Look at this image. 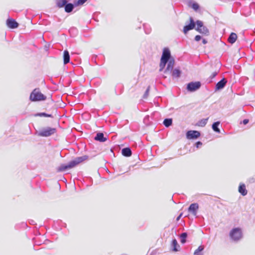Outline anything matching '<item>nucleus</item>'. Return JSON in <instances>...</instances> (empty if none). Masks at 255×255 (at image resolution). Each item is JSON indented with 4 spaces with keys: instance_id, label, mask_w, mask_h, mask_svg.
Returning a JSON list of instances; mask_svg holds the SVG:
<instances>
[{
    "instance_id": "c85d7f7f",
    "label": "nucleus",
    "mask_w": 255,
    "mask_h": 255,
    "mask_svg": "<svg viewBox=\"0 0 255 255\" xmlns=\"http://www.w3.org/2000/svg\"><path fill=\"white\" fill-rule=\"evenodd\" d=\"M191 7L195 11H197L199 9V5L196 2H193L191 5Z\"/></svg>"
},
{
    "instance_id": "2f4dec72",
    "label": "nucleus",
    "mask_w": 255,
    "mask_h": 255,
    "mask_svg": "<svg viewBox=\"0 0 255 255\" xmlns=\"http://www.w3.org/2000/svg\"><path fill=\"white\" fill-rule=\"evenodd\" d=\"M204 247L203 246H200L197 250L195 251V254H197V253H202V252L204 250Z\"/></svg>"
},
{
    "instance_id": "6e6552de",
    "label": "nucleus",
    "mask_w": 255,
    "mask_h": 255,
    "mask_svg": "<svg viewBox=\"0 0 255 255\" xmlns=\"http://www.w3.org/2000/svg\"><path fill=\"white\" fill-rule=\"evenodd\" d=\"M186 135L187 138L193 139L198 138L201 134L200 132L197 130H189L186 132Z\"/></svg>"
},
{
    "instance_id": "473e14b6",
    "label": "nucleus",
    "mask_w": 255,
    "mask_h": 255,
    "mask_svg": "<svg viewBox=\"0 0 255 255\" xmlns=\"http://www.w3.org/2000/svg\"><path fill=\"white\" fill-rule=\"evenodd\" d=\"M217 73H218L217 72H214L213 73H212V74L211 75V76L209 77V78L210 79V80L209 81V82H212V80L216 76V75H217Z\"/></svg>"
},
{
    "instance_id": "ea45409f",
    "label": "nucleus",
    "mask_w": 255,
    "mask_h": 255,
    "mask_svg": "<svg viewBox=\"0 0 255 255\" xmlns=\"http://www.w3.org/2000/svg\"><path fill=\"white\" fill-rule=\"evenodd\" d=\"M145 32L146 34H148L150 33V30H147L145 29Z\"/></svg>"
},
{
    "instance_id": "9b49d317",
    "label": "nucleus",
    "mask_w": 255,
    "mask_h": 255,
    "mask_svg": "<svg viewBox=\"0 0 255 255\" xmlns=\"http://www.w3.org/2000/svg\"><path fill=\"white\" fill-rule=\"evenodd\" d=\"M7 26L12 29L17 28L18 26V23L13 18H8L6 20Z\"/></svg>"
},
{
    "instance_id": "0eeeda50",
    "label": "nucleus",
    "mask_w": 255,
    "mask_h": 255,
    "mask_svg": "<svg viewBox=\"0 0 255 255\" xmlns=\"http://www.w3.org/2000/svg\"><path fill=\"white\" fill-rule=\"evenodd\" d=\"M201 83L199 81L191 82L187 85L186 89L188 92H194L200 88Z\"/></svg>"
},
{
    "instance_id": "e433bc0d",
    "label": "nucleus",
    "mask_w": 255,
    "mask_h": 255,
    "mask_svg": "<svg viewBox=\"0 0 255 255\" xmlns=\"http://www.w3.org/2000/svg\"><path fill=\"white\" fill-rule=\"evenodd\" d=\"M182 215H183V213H180V215H179L177 217V218H176V221H178L180 220V218H181V217H182Z\"/></svg>"
},
{
    "instance_id": "4c0bfd02",
    "label": "nucleus",
    "mask_w": 255,
    "mask_h": 255,
    "mask_svg": "<svg viewBox=\"0 0 255 255\" xmlns=\"http://www.w3.org/2000/svg\"><path fill=\"white\" fill-rule=\"evenodd\" d=\"M202 43H203V44H206L207 43V40H206V39H202Z\"/></svg>"
},
{
    "instance_id": "2eb2a0df",
    "label": "nucleus",
    "mask_w": 255,
    "mask_h": 255,
    "mask_svg": "<svg viewBox=\"0 0 255 255\" xmlns=\"http://www.w3.org/2000/svg\"><path fill=\"white\" fill-rule=\"evenodd\" d=\"M122 153L125 157H129L131 155L132 152L129 147H125L122 149Z\"/></svg>"
},
{
    "instance_id": "c9c22d12",
    "label": "nucleus",
    "mask_w": 255,
    "mask_h": 255,
    "mask_svg": "<svg viewBox=\"0 0 255 255\" xmlns=\"http://www.w3.org/2000/svg\"><path fill=\"white\" fill-rule=\"evenodd\" d=\"M249 120L248 119H244L243 122H242V123L244 124V125H246L248 123H249Z\"/></svg>"
},
{
    "instance_id": "79ce46f5",
    "label": "nucleus",
    "mask_w": 255,
    "mask_h": 255,
    "mask_svg": "<svg viewBox=\"0 0 255 255\" xmlns=\"http://www.w3.org/2000/svg\"><path fill=\"white\" fill-rule=\"evenodd\" d=\"M144 28H145V25L143 24Z\"/></svg>"
},
{
    "instance_id": "6ab92c4d",
    "label": "nucleus",
    "mask_w": 255,
    "mask_h": 255,
    "mask_svg": "<svg viewBox=\"0 0 255 255\" xmlns=\"http://www.w3.org/2000/svg\"><path fill=\"white\" fill-rule=\"evenodd\" d=\"M237 39V35L234 32H232L228 37V41L230 43L233 44L236 42Z\"/></svg>"
},
{
    "instance_id": "a211bd4d",
    "label": "nucleus",
    "mask_w": 255,
    "mask_h": 255,
    "mask_svg": "<svg viewBox=\"0 0 255 255\" xmlns=\"http://www.w3.org/2000/svg\"><path fill=\"white\" fill-rule=\"evenodd\" d=\"M74 6H76L75 5V3L73 4L71 3L67 2L64 6L65 11L67 13L71 12L73 10Z\"/></svg>"
},
{
    "instance_id": "aec40b11",
    "label": "nucleus",
    "mask_w": 255,
    "mask_h": 255,
    "mask_svg": "<svg viewBox=\"0 0 255 255\" xmlns=\"http://www.w3.org/2000/svg\"><path fill=\"white\" fill-rule=\"evenodd\" d=\"M171 246L172 247L173 251L177 252V251H179L178 249H177V247L180 248V246L178 244V243L175 239H174L173 240H172V243H171Z\"/></svg>"
},
{
    "instance_id": "4468645a",
    "label": "nucleus",
    "mask_w": 255,
    "mask_h": 255,
    "mask_svg": "<svg viewBox=\"0 0 255 255\" xmlns=\"http://www.w3.org/2000/svg\"><path fill=\"white\" fill-rule=\"evenodd\" d=\"M174 59L173 58H171L167 62V66L164 71V73H166L167 71H172L174 65Z\"/></svg>"
},
{
    "instance_id": "1a4fd4ad",
    "label": "nucleus",
    "mask_w": 255,
    "mask_h": 255,
    "mask_svg": "<svg viewBox=\"0 0 255 255\" xmlns=\"http://www.w3.org/2000/svg\"><path fill=\"white\" fill-rule=\"evenodd\" d=\"M172 58L173 57H172L171 55L169 49L168 48H164L163 50L161 59L169 61V59Z\"/></svg>"
},
{
    "instance_id": "f704fd0d",
    "label": "nucleus",
    "mask_w": 255,
    "mask_h": 255,
    "mask_svg": "<svg viewBox=\"0 0 255 255\" xmlns=\"http://www.w3.org/2000/svg\"><path fill=\"white\" fill-rule=\"evenodd\" d=\"M201 38L202 37L200 35H197L195 37V40L196 41H199L201 39Z\"/></svg>"
},
{
    "instance_id": "393cba45",
    "label": "nucleus",
    "mask_w": 255,
    "mask_h": 255,
    "mask_svg": "<svg viewBox=\"0 0 255 255\" xmlns=\"http://www.w3.org/2000/svg\"><path fill=\"white\" fill-rule=\"evenodd\" d=\"M208 118L203 119L200 120L197 123V125L199 127H204L207 123Z\"/></svg>"
},
{
    "instance_id": "f03ea898",
    "label": "nucleus",
    "mask_w": 255,
    "mask_h": 255,
    "mask_svg": "<svg viewBox=\"0 0 255 255\" xmlns=\"http://www.w3.org/2000/svg\"><path fill=\"white\" fill-rule=\"evenodd\" d=\"M229 236L232 241L239 242L243 237L242 229L239 227L232 229L230 232Z\"/></svg>"
},
{
    "instance_id": "5701e85b",
    "label": "nucleus",
    "mask_w": 255,
    "mask_h": 255,
    "mask_svg": "<svg viewBox=\"0 0 255 255\" xmlns=\"http://www.w3.org/2000/svg\"><path fill=\"white\" fill-rule=\"evenodd\" d=\"M163 124L165 127L168 128L172 124V119L170 118L165 119L163 121Z\"/></svg>"
},
{
    "instance_id": "7ed1b4c3",
    "label": "nucleus",
    "mask_w": 255,
    "mask_h": 255,
    "mask_svg": "<svg viewBox=\"0 0 255 255\" xmlns=\"http://www.w3.org/2000/svg\"><path fill=\"white\" fill-rule=\"evenodd\" d=\"M30 100L31 101H43L46 99V97L40 92L38 89H34L30 94Z\"/></svg>"
},
{
    "instance_id": "72a5a7b5",
    "label": "nucleus",
    "mask_w": 255,
    "mask_h": 255,
    "mask_svg": "<svg viewBox=\"0 0 255 255\" xmlns=\"http://www.w3.org/2000/svg\"><path fill=\"white\" fill-rule=\"evenodd\" d=\"M202 145V142L200 141H198L196 142L195 144V146L197 148H199L201 147Z\"/></svg>"
},
{
    "instance_id": "cd10ccee",
    "label": "nucleus",
    "mask_w": 255,
    "mask_h": 255,
    "mask_svg": "<svg viewBox=\"0 0 255 255\" xmlns=\"http://www.w3.org/2000/svg\"><path fill=\"white\" fill-rule=\"evenodd\" d=\"M167 62V60H163L162 59H160L159 71H162L164 69Z\"/></svg>"
},
{
    "instance_id": "9d476101",
    "label": "nucleus",
    "mask_w": 255,
    "mask_h": 255,
    "mask_svg": "<svg viewBox=\"0 0 255 255\" xmlns=\"http://www.w3.org/2000/svg\"><path fill=\"white\" fill-rule=\"evenodd\" d=\"M198 208L199 205L197 203H192L188 207V211L193 215L196 216Z\"/></svg>"
},
{
    "instance_id": "58836bf2",
    "label": "nucleus",
    "mask_w": 255,
    "mask_h": 255,
    "mask_svg": "<svg viewBox=\"0 0 255 255\" xmlns=\"http://www.w3.org/2000/svg\"><path fill=\"white\" fill-rule=\"evenodd\" d=\"M194 255H203V253H197V254H196L195 252H194Z\"/></svg>"
},
{
    "instance_id": "a19ab883",
    "label": "nucleus",
    "mask_w": 255,
    "mask_h": 255,
    "mask_svg": "<svg viewBox=\"0 0 255 255\" xmlns=\"http://www.w3.org/2000/svg\"><path fill=\"white\" fill-rule=\"evenodd\" d=\"M76 29L73 28V29H71L70 30H75Z\"/></svg>"
},
{
    "instance_id": "39448f33",
    "label": "nucleus",
    "mask_w": 255,
    "mask_h": 255,
    "mask_svg": "<svg viewBox=\"0 0 255 255\" xmlns=\"http://www.w3.org/2000/svg\"><path fill=\"white\" fill-rule=\"evenodd\" d=\"M197 27L195 28L199 33L205 35H209V30L207 27L204 26L203 23L202 21L198 20L196 21Z\"/></svg>"
},
{
    "instance_id": "f8f14e48",
    "label": "nucleus",
    "mask_w": 255,
    "mask_h": 255,
    "mask_svg": "<svg viewBox=\"0 0 255 255\" xmlns=\"http://www.w3.org/2000/svg\"><path fill=\"white\" fill-rule=\"evenodd\" d=\"M227 82V80L224 78H223L216 84L215 86V90L217 91L222 89L226 86Z\"/></svg>"
},
{
    "instance_id": "c756f323",
    "label": "nucleus",
    "mask_w": 255,
    "mask_h": 255,
    "mask_svg": "<svg viewBox=\"0 0 255 255\" xmlns=\"http://www.w3.org/2000/svg\"><path fill=\"white\" fill-rule=\"evenodd\" d=\"M87 0H78L75 2V6H78L83 4Z\"/></svg>"
},
{
    "instance_id": "423d86ee",
    "label": "nucleus",
    "mask_w": 255,
    "mask_h": 255,
    "mask_svg": "<svg viewBox=\"0 0 255 255\" xmlns=\"http://www.w3.org/2000/svg\"><path fill=\"white\" fill-rule=\"evenodd\" d=\"M196 21L195 22L194 19L192 17L189 18V22H186L185 25L183 27V33L186 34L189 30L196 28Z\"/></svg>"
},
{
    "instance_id": "7c9ffc66",
    "label": "nucleus",
    "mask_w": 255,
    "mask_h": 255,
    "mask_svg": "<svg viewBox=\"0 0 255 255\" xmlns=\"http://www.w3.org/2000/svg\"><path fill=\"white\" fill-rule=\"evenodd\" d=\"M149 90H150V86H148L147 87V88L146 89V90L143 96V99H146L147 98L148 94H149Z\"/></svg>"
},
{
    "instance_id": "a878e982",
    "label": "nucleus",
    "mask_w": 255,
    "mask_h": 255,
    "mask_svg": "<svg viewBox=\"0 0 255 255\" xmlns=\"http://www.w3.org/2000/svg\"><path fill=\"white\" fill-rule=\"evenodd\" d=\"M35 117H49V118H53V116L51 114H48L45 113H38L34 115Z\"/></svg>"
},
{
    "instance_id": "4be33fe9",
    "label": "nucleus",
    "mask_w": 255,
    "mask_h": 255,
    "mask_svg": "<svg viewBox=\"0 0 255 255\" xmlns=\"http://www.w3.org/2000/svg\"><path fill=\"white\" fill-rule=\"evenodd\" d=\"M181 74V71L179 69H175L172 71V76L173 78H179L180 77Z\"/></svg>"
},
{
    "instance_id": "412c9836",
    "label": "nucleus",
    "mask_w": 255,
    "mask_h": 255,
    "mask_svg": "<svg viewBox=\"0 0 255 255\" xmlns=\"http://www.w3.org/2000/svg\"><path fill=\"white\" fill-rule=\"evenodd\" d=\"M220 124V122L217 121L216 122H214L212 126V129L214 131L217 133H220V129L218 128L219 125Z\"/></svg>"
},
{
    "instance_id": "f3484780",
    "label": "nucleus",
    "mask_w": 255,
    "mask_h": 255,
    "mask_svg": "<svg viewBox=\"0 0 255 255\" xmlns=\"http://www.w3.org/2000/svg\"><path fill=\"white\" fill-rule=\"evenodd\" d=\"M239 192L243 196H245L248 193V191L246 189L245 184H240L239 187Z\"/></svg>"
},
{
    "instance_id": "f257e3e1",
    "label": "nucleus",
    "mask_w": 255,
    "mask_h": 255,
    "mask_svg": "<svg viewBox=\"0 0 255 255\" xmlns=\"http://www.w3.org/2000/svg\"><path fill=\"white\" fill-rule=\"evenodd\" d=\"M87 158L86 156L76 157L74 160L70 161L67 164H62L58 168L59 171H63L68 169L74 167L78 164L81 163Z\"/></svg>"
},
{
    "instance_id": "20e7f679",
    "label": "nucleus",
    "mask_w": 255,
    "mask_h": 255,
    "mask_svg": "<svg viewBox=\"0 0 255 255\" xmlns=\"http://www.w3.org/2000/svg\"><path fill=\"white\" fill-rule=\"evenodd\" d=\"M56 128L47 127L42 128L38 132V135L42 137H48L56 133Z\"/></svg>"
},
{
    "instance_id": "b1692460",
    "label": "nucleus",
    "mask_w": 255,
    "mask_h": 255,
    "mask_svg": "<svg viewBox=\"0 0 255 255\" xmlns=\"http://www.w3.org/2000/svg\"><path fill=\"white\" fill-rule=\"evenodd\" d=\"M187 236L188 234L186 232L182 233L180 235V242L182 244H185L186 242V239Z\"/></svg>"
},
{
    "instance_id": "bb28decb",
    "label": "nucleus",
    "mask_w": 255,
    "mask_h": 255,
    "mask_svg": "<svg viewBox=\"0 0 255 255\" xmlns=\"http://www.w3.org/2000/svg\"><path fill=\"white\" fill-rule=\"evenodd\" d=\"M67 2V0H57L56 4L59 7H63L65 6Z\"/></svg>"
},
{
    "instance_id": "dca6fc26",
    "label": "nucleus",
    "mask_w": 255,
    "mask_h": 255,
    "mask_svg": "<svg viewBox=\"0 0 255 255\" xmlns=\"http://www.w3.org/2000/svg\"><path fill=\"white\" fill-rule=\"evenodd\" d=\"M70 59V55H69V52L67 50H64V52H63V63H64V64L65 65V64H67V63H69Z\"/></svg>"
},
{
    "instance_id": "ddd939ff",
    "label": "nucleus",
    "mask_w": 255,
    "mask_h": 255,
    "mask_svg": "<svg viewBox=\"0 0 255 255\" xmlns=\"http://www.w3.org/2000/svg\"><path fill=\"white\" fill-rule=\"evenodd\" d=\"M94 139L96 141L100 142H105L107 140V138L104 137V134L102 132H98L94 137Z\"/></svg>"
}]
</instances>
